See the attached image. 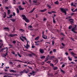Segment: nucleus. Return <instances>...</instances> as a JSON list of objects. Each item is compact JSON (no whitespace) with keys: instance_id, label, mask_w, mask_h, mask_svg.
I'll use <instances>...</instances> for the list:
<instances>
[{"instance_id":"1","label":"nucleus","mask_w":77,"mask_h":77,"mask_svg":"<svg viewBox=\"0 0 77 77\" xmlns=\"http://www.w3.org/2000/svg\"><path fill=\"white\" fill-rule=\"evenodd\" d=\"M20 39L23 42H24V40L23 39H25L27 42V44H29V43H30L29 41L27 39V38L25 37H24L23 36H21L20 37Z\"/></svg>"},{"instance_id":"2","label":"nucleus","mask_w":77,"mask_h":77,"mask_svg":"<svg viewBox=\"0 0 77 77\" xmlns=\"http://www.w3.org/2000/svg\"><path fill=\"white\" fill-rule=\"evenodd\" d=\"M49 55H48L47 57H46V60H45V62H47V60H48V59H50V60H52L54 57V56H52V57H50L49 56Z\"/></svg>"},{"instance_id":"3","label":"nucleus","mask_w":77,"mask_h":77,"mask_svg":"<svg viewBox=\"0 0 77 77\" xmlns=\"http://www.w3.org/2000/svg\"><path fill=\"white\" fill-rule=\"evenodd\" d=\"M22 16L23 17V20H25L26 23H29V20H28L26 17V16L24 15H22Z\"/></svg>"},{"instance_id":"4","label":"nucleus","mask_w":77,"mask_h":77,"mask_svg":"<svg viewBox=\"0 0 77 77\" xmlns=\"http://www.w3.org/2000/svg\"><path fill=\"white\" fill-rule=\"evenodd\" d=\"M29 72V70L28 69L27 70L24 69L23 71H21L20 72V74H23V72H25V73H28Z\"/></svg>"},{"instance_id":"5","label":"nucleus","mask_w":77,"mask_h":77,"mask_svg":"<svg viewBox=\"0 0 77 77\" xmlns=\"http://www.w3.org/2000/svg\"><path fill=\"white\" fill-rule=\"evenodd\" d=\"M60 9L62 11V12L64 13L65 14V15L66 14V10L65 9L60 8Z\"/></svg>"},{"instance_id":"6","label":"nucleus","mask_w":77,"mask_h":77,"mask_svg":"<svg viewBox=\"0 0 77 77\" xmlns=\"http://www.w3.org/2000/svg\"><path fill=\"white\" fill-rule=\"evenodd\" d=\"M76 27H77V26H75V27L72 29V32H73L74 33H77L76 32H75V30H77V29H76Z\"/></svg>"},{"instance_id":"7","label":"nucleus","mask_w":77,"mask_h":77,"mask_svg":"<svg viewBox=\"0 0 77 77\" xmlns=\"http://www.w3.org/2000/svg\"><path fill=\"white\" fill-rule=\"evenodd\" d=\"M39 51L40 53H41L42 54H43V53H44V50L43 49H42L41 48L40 49Z\"/></svg>"},{"instance_id":"8","label":"nucleus","mask_w":77,"mask_h":77,"mask_svg":"<svg viewBox=\"0 0 77 77\" xmlns=\"http://www.w3.org/2000/svg\"><path fill=\"white\" fill-rule=\"evenodd\" d=\"M70 53L71 54H72V56H73L74 57L75 56V55H76V54L74 53V52H73V51L70 52Z\"/></svg>"},{"instance_id":"9","label":"nucleus","mask_w":77,"mask_h":77,"mask_svg":"<svg viewBox=\"0 0 77 77\" xmlns=\"http://www.w3.org/2000/svg\"><path fill=\"white\" fill-rule=\"evenodd\" d=\"M42 37L43 38L45 39H47V36L46 35H42Z\"/></svg>"},{"instance_id":"10","label":"nucleus","mask_w":77,"mask_h":77,"mask_svg":"<svg viewBox=\"0 0 77 77\" xmlns=\"http://www.w3.org/2000/svg\"><path fill=\"white\" fill-rule=\"evenodd\" d=\"M18 8L20 10H24V8H22V7H21V6H19Z\"/></svg>"},{"instance_id":"11","label":"nucleus","mask_w":77,"mask_h":77,"mask_svg":"<svg viewBox=\"0 0 77 77\" xmlns=\"http://www.w3.org/2000/svg\"><path fill=\"white\" fill-rule=\"evenodd\" d=\"M46 10L47 9H45L43 10H40V11L41 12H45V11H46Z\"/></svg>"},{"instance_id":"12","label":"nucleus","mask_w":77,"mask_h":77,"mask_svg":"<svg viewBox=\"0 0 77 77\" xmlns=\"http://www.w3.org/2000/svg\"><path fill=\"white\" fill-rule=\"evenodd\" d=\"M9 72H15L16 71H14L13 69H11L9 70Z\"/></svg>"},{"instance_id":"13","label":"nucleus","mask_w":77,"mask_h":77,"mask_svg":"<svg viewBox=\"0 0 77 77\" xmlns=\"http://www.w3.org/2000/svg\"><path fill=\"white\" fill-rule=\"evenodd\" d=\"M17 34H14V35H12V34H10V36H11V37H14V36H17Z\"/></svg>"},{"instance_id":"14","label":"nucleus","mask_w":77,"mask_h":77,"mask_svg":"<svg viewBox=\"0 0 77 77\" xmlns=\"http://www.w3.org/2000/svg\"><path fill=\"white\" fill-rule=\"evenodd\" d=\"M29 74H31V75H33V76L35 75V72L34 71H32V72H30Z\"/></svg>"},{"instance_id":"15","label":"nucleus","mask_w":77,"mask_h":77,"mask_svg":"<svg viewBox=\"0 0 77 77\" xmlns=\"http://www.w3.org/2000/svg\"><path fill=\"white\" fill-rule=\"evenodd\" d=\"M19 31L21 32H24V30L22 29H19Z\"/></svg>"},{"instance_id":"16","label":"nucleus","mask_w":77,"mask_h":77,"mask_svg":"<svg viewBox=\"0 0 77 77\" xmlns=\"http://www.w3.org/2000/svg\"><path fill=\"white\" fill-rule=\"evenodd\" d=\"M32 28V26L30 25L29 26L28 28V29L29 30H31V29Z\"/></svg>"},{"instance_id":"17","label":"nucleus","mask_w":77,"mask_h":77,"mask_svg":"<svg viewBox=\"0 0 77 77\" xmlns=\"http://www.w3.org/2000/svg\"><path fill=\"white\" fill-rule=\"evenodd\" d=\"M25 47L26 49H28V48H29V44H26V46H25Z\"/></svg>"},{"instance_id":"18","label":"nucleus","mask_w":77,"mask_h":77,"mask_svg":"<svg viewBox=\"0 0 77 77\" xmlns=\"http://www.w3.org/2000/svg\"><path fill=\"white\" fill-rule=\"evenodd\" d=\"M8 75L7 76L8 77H12V76H11L12 75H13L12 74H8Z\"/></svg>"},{"instance_id":"19","label":"nucleus","mask_w":77,"mask_h":77,"mask_svg":"<svg viewBox=\"0 0 77 77\" xmlns=\"http://www.w3.org/2000/svg\"><path fill=\"white\" fill-rule=\"evenodd\" d=\"M39 36H38L35 38V40H36V41H38V39H39Z\"/></svg>"},{"instance_id":"20","label":"nucleus","mask_w":77,"mask_h":77,"mask_svg":"<svg viewBox=\"0 0 77 77\" xmlns=\"http://www.w3.org/2000/svg\"><path fill=\"white\" fill-rule=\"evenodd\" d=\"M38 42H39V41L35 42V45H39V43H38Z\"/></svg>"},{"instance_id":"21","label":"nucleus","mask_w":77,"mask_h":77,"mask_svg":"<svg viewBox=\"0 0 77 77\" xmlns=\"http://www.w3.org/2000/svg\"><path fill=\"white\" fill-rule=\"evenodd\" d=\"M69 21H70V23H73L74 21V20H73L72 19H69Z\"/></svg>"},{"instance_id":"22","label":"nucleus","mask_w":77,"mask_h":77,"mask_svg":"<svg viewBox=\"0 0 77 77\" xmlns=\"http://www.w3.org/2000/svg\"><path fill=\"white\" fill-rule=\"evenodd\" d=\"M4 29L7 31H9V29L8 28L5 27L4 28Z\"/></svg>"},{"instance_id":"23","label":"nucleus","mask_w":77,"mask_h":77,"mask_svg":"<svg viewBox=\"0 0 77 77\" xmlns=\"http://www.w3.org/2000/svg\"><path fill=\"white\" fill-rule=\"evenodd\" d=\"M57 69H58V68L57 67H54V70H57Z\"/></svg>"},{"instance_id":"24","label":"nucleus","mask_w":77,"mask_h":77,"mask_svg":"<svg viewBox=\"0 0 77 77\" xmlns=\"http://www.w3.org/2000/svg\"><path fill=\"white\" fill-rule=\"evenodd\" d=\"M54 62H55V63L56 64V63L58 62V60L57 59H56V60L54 61Z\"/></svg>"},{"instance_id":"25","label":"nucleus","mask_w":77,"mask_h":77,"mask_svg":"<svg viewBox=\"0 0 77 77\" xmlns=\"http://www.w3.org/2000/svg\"><path fill=\"white\" fill-rule=\"evenodd\" d=\"M55 4H56V5H58L59 3V1H57L56 2H54Z\"/></svg>"},{"instance_id":"26","label":"nucleus","mask_w":77,"mask_h":77,"mask_svg":"<svg viewBox=\"0 0 77 77\" xmlns=\"http://www.w3.org/2000/svg\"><path fill=\"white\" fill-rule=\"evenodd\" d=\"M10 20H11V21H13V22H14V21H15V20H16L11 19H10Z\"/></svg>"},{"instance_id":"27","label":"nucleus","mask_w":77,"mask_h":77,"mask_svg":"<svg viewBox=\"0 0 77 77\" xmlns=\"http://www.w3.org/2000/svg\"><path fill=\"white\" fill-rule=\"evenodd\" d=\"M45 57L44 56H41V59H44Z\"/></svg>"},{"instance_id":"28","label":"nucleus","mask_w":77,"mask_h":77,"mask_svg":"<svg viewBox=\"0 0 77 77\" xmlns=\"http://www.w3.org/2000/svg\"><path fill=\"white\" fill-rule=\"evenodd\" d=\"M8 14H10V13H11V11L9 10H8Z\"/></svg>"},{"instance_id":"29","label":"nucleus","mask_w":77,"mask_h":77,"mask_svg":"<svg viewBox=\"0 0 77 77\" xmlns=\"http://www.w3.org/2000/svg\"><path fill=\"white\" fill-rule=\"evenodd\" d=\"M17 14H18V13L20 12V11H19V9H18V8L17 9Z\"/></svg>"},{"instance_id":"30","label":"nucleus","mask_w":77,"mask_h":77,"mask_svg":"<svg viewBox=\"0 0 77 77\" xmlns=\"http://www.w3.org/2000/svg\"><path fill=\"white\" fill-rule=\"evenodd\" d=\"M53 17V22L54 23H56V21L54 20V18Z\"/></svg>"},{"instance_id":"31","label":"nucleus","mask_w":77,"mask_h":77,"mask_svg":"<svg viewBox=\"0 0 77 77\" xmlns=\"http://www.w3.org/2000/svg\"><path fill=\"white\" fill-rule=\"evenodd\" d=\"M17 53L18 56H19L20 57H21V55L20 54H19V52H18Z\"/></svg>"},{"instance_id":"32","label":"nucleus","mask_w":77,"mask_h":77,"mask_svg":"<svg viewBox=\"0 0 77 77\" xmlns=\"http://www.w3.org/2000/svg\"><path fill=\"white\" fill-rule=\"evenodd\" d=\"M68 59L69 60H70V61H72V58H69V56L68 57Z\"/></svg>"},{"instance_id":"33","label":"nucleus","mask_w":77,"mask_h":77,"mask_svg":"<svg viewBox=\"0 0 77 77\" xmlns=\"http://www.w3.org/2000/svg\"><path fill=\"white\" fill-rule=\"evenodd\" d=\"M65 64H63L62 65L61 67H62V68H63L65 67Z\"/></svg>"},{"instance_id":"34","label":"nucleus","mask_w":77,"mask_h":77,"mask_svg":"<svg viewBox=\"0 0 77 77\" xmlns=\"http://www.w3.org/2000/svg\"><path fill=\"white\" fill-rule=\"evenodd\" d=\"M50 66H52L53 67H54V65L51 63H50Z\"/></svg>"},{"instance_id":"35","label":"nucleus","mask_w":77,"mask_h":77,"mask_svg":"<svg viewBox=\"0 0 77 77\" xmlns=\"http://www.w3.org/2000/svg\"><path fill=\"white\" fill-rule=\"evenodd\" d=\"M13 16H14V17H15V16L16 14H15V13L14 12H13Z\"/></svg>"},{"instance_id":"36","label":"nucleus","mask_w":77,"mask_h":77,"mask_svg":"<svg viewBox=\"0 0 77 77\" xmlns=\"http://www.w3.org/2000/svg\"><path fill=\"white\" fill-rule=\"evenodd\" d=\"M60 69H61L60 71H61V72H63V73H64V72H64V71H63V70H62V69H61V68H60Z\"/></svg>"},{"instance_id":"37","label":"nucleus","mask_w":77,"mask_h":77,"mask_svg":"<svg viewBox=\"0 0 77 77\" xmlns=\"http://www.w3.org/2000/svg\"><path fill=\"white\" fill-rule=\"evenodd\" d=\"M28 56H30L31 57H32V55L30 54H28Z\"/></svg>"},{"instance_id":"38","label":"nucleus","mask_w":77,"mask_h":77,"mask_svg":"<svg viewBox=\"0 0 77 77\" xmlns=\"http://www.w3.org/2000/svg\"><path fill=\"white\" fill-rule=\"evenodd\" d=\"M47 19L46 18H44L43 19V21H45L47 20Z\"/></svg>"},{"instance_id":"39","label":"nucleus","mask_w":77,"mask_h":77,"mask_svg":"<svg viewBox=\"0 0 77 77\" xmlns=\"http://www.w3.org/2000/svg\"><path fill=\"white\" fill-rule=\"evenodd\" d=\"M33 12V11L32 10L31 11L29 12V13L30 14H32V13Z\"/></svg>"},{"instance_id":"40","label":"nucleus","mask_w":77,"mask_h":77,"mask_svg":"<svg viewBox=\"0 0 77 77\" xmlns=\"http://www.w3.org/2000/svg\"><path fill=\"white\" fill-rule=\"evenodd\" d=\"M29 2L30 4H32V1L31 0H29Z\"/></svg>"},{"instance_id":"41","label":"nucleus","mask_w":77,"mask_h":77,"mask_svg":"<svg viewBox=\"0 0 77 77\" xmlns=\"http://www.w3.org/2000/svg\"><path fill=\"white\" fill-rule=\"evenodd\" d=\"M52 44L53 45H54V41L52 42Z\"/></svg>"},{"instance_id":"42","label":"nucleus","mask_w":77,"mask_h":77,"mask_svg":"<svg viewBox=\"0 0 77 77\" xmlns=\"http://www.w3.org/2000/svg\"><path fill=\"white\" fill-rule=\"evenodd\" d=\"M8 0H5V3H7L8 2Z\"/></svg>"},{"instance_id":"43","label":"nucleus","mask_w":77,"mask_h":77,"mask_svg":"<svg viewBox=\"0 0 77 77\" xmlns=\"http://www.w3.org/2000/svg\"><path fill=\"white\" fill-rule=\"evenodd\" d=\"M17 61H18V62H22H22H23L22 61H21L19 60H17Z\"/></svg>"},{"instance_id":"44","label":"nucleus","mask_w":77,"mask_h":77,"mask_svg":"<svg viewBox=\"0 0 77 77\" xmlns=\"http://www.w3.org/2000/svg\"><path fill=\"white\" fill-rule=\"evenodd\" d=\"M31 54L32 55H33L34 56H35V54L34 53H31Z\"/></svg>"},{"instance_id":"45","label":"nucleus","mask_w":77,"mask_h":77,"mask_svg":"<svg viewBox=\"0 0 77 77\" xmlns=\"http://www.w3.org/2000/svg\"><path fill=\"white\" fill-rule=\"evenodd\" d=\"M13 16V15L12 14H11L9 16V17H10L11 18V17H12V16Z\"/></svg>"},{"instance_id":"46","label":"nucleus","mask_w":77,"mask_h":77,"mask_svg":"<svg viewBox=\"0 0 77 77\" xmlns=\"http://www.w3.org/2000/svg\"><path fill=\"white\" fill-rule=\"evenodd\" d=\"M13 44H15V43H16V41H14L13 42Z\"/></svg>"},{"instance_id":"47","label":"nucleus","mask_w":77,"mask_h":77,"mask_svg":"<svg viewBox=\"0 0 77 77\" xmlns=\"http://www.w3.org/2000/svg\"><path fill=\"white\" fill-rule=\"evenodd\" d=\"M33 2H34V3H37V1H33Z\"/></svg>"},{"instance_id":"48","label":"nucleus","mask_w":77,"mask_h":77,"mask_svg":"<svg viewBox=\"0 0 77 77\" xmlns=\"http://www.w3.org/2000/svg\"><path fill=\"white\" fill-rule=\"evenodd\" d=\"M72 27V26H70L69 27V29H71Z\"/></svg>"},{"instance_id":"49","label":"nucleus","mask_w":77,"mask_h":77,"mask_svg":"<svg viewBox=\"0 0 77 77\" xmlns=\"http://www.w3.org/2000/svg\"><path fill=\"white\" fill-rule=\"evenodd\" d=\"M26 3L24 2H23V3H22L23 5H26Z\"/></svg>"},{"instance_id":"50","label":"nucleus","mask_w":77,"mask_h":77,"mask_svg":"<svg viewBox=\"0 0 77 77\" xmlns=\"http://www.w3.org/2000/svg\"><path fill=\"white\" fill-rule=\"evenodd\" d=\"M53 51L54 52H56V49H54L53 50Z\"/></svg>"},{"instance_id":"51","label":"nucleus","mask_w":77,"mask_h":77,"mask_svg":"<svg viewBox=\"0 0 77 77\" xmlns=\"http://www.w3.org/2000/svg\"><path fill=\"white\" fill-rule=\"evenodd\" d=\"M6 17V14H5L4 16V18H5Z\"/></svg>"},{"instance_id":"52","label":"nucleus","mask_w":77,"mask_h":77,"mask_svg":"<svg viewBox=\"0 0 77 77\" xmlns=\"http://www.w3.org/2000/svg\"><path fill=\"white\" fill-rule=\"evenodd\" d=\"M48 7H49V9H50L51 8V7H50V6L48 5H47Z\"/></svg>"},{"instance_id":"53","label":"nucleus","mask_w":77,"mask_h":77,"mask_svg":"<svg viewBox=\"0 0 77 77\" xmlns=\"http://www.w3.org/2000/svg\"><path fill=\"white\" fill-rule=\"evenodd\" d=\"M62 45H63V46H65V44H64L63 43H62Z\"/></svg>"},{"instance_id":"54","label":"nucleus","mask_w":77,"mask_h":77,"mask_svg":"<svg viewBox=\"0 0 77 77\" xmlns=\"http://www.w3.org/2000/svg\"><path fill=\"white\" fill-rule=\"evenodd\" d=\"M48 14H51L52 13L51 12H48Z\"/></svg>"},{"instance_id":"55","label":"nucleus","mask_w":77,"mask_h":77,"mask_svg":"<svg viewBox=\"0 0 77 77\" xmlns=\"http://www.w3.org/2000/svg\"><path fill=\"white\" fill-rule=\"evenodd\" d=\"M5 9H9V8H8V7H5Z\"/></svg>"},{"instance_id":"56","label":"nucleus","mask_w":77,"mask_h":77,"mask_svg":"<svg viewBox=\"0 0 77 77\" xmlns=\"http://www.w3.org/2000/svg\"><path fill=\"white\" fill-rule=\"evenodd\" d=\"M65 54H66V55H68V53L67 52H66L65 53Z\"/></svg>"},{"instance_id":"57","label":"nucleus","mask_w":77,"mask_h":77,"mask_svg":"<svg viewBox=\"0 0 77 77\" xmlns=\"http://www.w3.org/2000/svg\"><path fill=\"white\" fill-rule=\"evenodd\" d=\"M31 62H32V61L30 62H28V64H31Z\"/></svg>"},{"instance_id":"58","label":"nucleus","mask_w":77,"mask_h":77,"mask_svg":"<svg viewBox=\"0 0 77 77\" xmlns=\"http://www.w3.org/2000/svg\"><path fill=\"white\" fill-rule=\"evenodd\" d=\"M32 48H35V46L33 45V46H32Z\"/></svg>"},{"instance_id":"59","label":"nucleus","mask_w":77,"mask_h":77,"mask_svg":"<svg viewBox=\"0 0 77 77\" xmlns=\"http://www.w3.org/2000/svg\"><path fill=\"white\" fill-rule=\"evenodd\" d=\"M8 55V53H6V54L4 56H5L6 57V55Z\"/></svg>"},{"instance_id":"60","label":"nucleus","mask_w":77,"mask_h":77,"mask_svg":"<svg viewBox=\"0 0 77 77\" xmlns=\"http://www.w3.org/2000/svg\"><path fill=\"white\" fill-rule=\"evenodd\" d=\"M52 53V51H51L50 52V54H51Z\"/></svg>"},{"instance_id":"61","label":"nucleus","mask_w":77,"mask_h":77,"mask_svg":"<svg viewBox=\"0 0 77 77\" xmlns=\"http://www.w3.org/2000/svg\"><path fill=\"white\" fill-rule=\"evenodd\" d=\"M22 63H27V62L25 61V62H23Z\"/></svg>"},{"instance_id":"62","label":"nucleus","mask_w":77,"mask_h":77,"mask_svg":"<svg viewBox=\"0 0 77 77\" xmlns=\"http://www.w3.org/2000/svg\"><path fill=\"white\" fill-rule=\"evenodd\" d=\"M17 54H15V57H17Z\"/></svg>"},{"instance_id":"63","label":"nucleus","mask_w":77,"mask_h":77,"mask_svg":"<svg viewBox=\"0 0 77 77\" xmlns=\"http://www.w3.org/2000/svg\"><path fill=\"white\" fill-rule=\"evenodd\" d=\"M51 62V61H48V62H47V63H50Z\"/></svg>"},{"instance_id":"64","label":"nucleus","mask_w":77,"mask_h":77,"mask_svg":"<svg viewBox=\"0 0 77 77\" xmlns=\"http://www.w3.org/2000/svg\"><path fill=\"white\" fill-rule=\"evenodd\" d=\"M71 6H73V3L72 2L71 4Z\"/></svg>"}]
</instances>
